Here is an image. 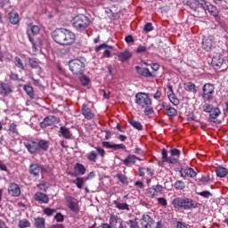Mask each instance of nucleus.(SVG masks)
<instances>
[{
    "instance_id": "1",
    "label": "nucleus",
    "mask_w": 228,
    "mask_h": 228,
    "mask_svg": "<svg viewBox=\"0 0 228 228\" xmlns=\"http://www.w3.org/2000/svg\"><path fill=\"white\" fill-rule=\"evenodd\" d=\"M52 37L59 45H72L76 42V35L66 28H58L54 30Z\"/></svg>"
},
{
    "instance_id": "2",
    "label": "nucleus",
    "mask_w": 228,
    "mask_h": 228,
    "mask_svg": "<svg viewBox=\"0 0 228 228\" xmlns=\"http://www.w3.org/2000/svg\"><path fill=\"white\" fill-rule=\"evenodd\" d=\"M169 153L170 156L168 157V151L165 149L162 150V163H169V165L179 163L181 151L178 149L174 148L169 151Z\"/></svg>"
},
{
    "instance_id": "3",
    "label": "nucleus",
    "mask_w": 228,
    "mask_h": 228,
    "mask_svg": "<svg viewBox=\"0 0 228 228\" xmlns=\"http://www.w3.org/2000/svg\"><path fill=\"white\" fill-rule=\"evenodd\" d=\"M172 205L175 209H191V208H195V203L191 199L188 198H176L172 201Z\"/></svg>"
},
{
    "instance_id": "4",
    "label": "nucleus",
    "mask_w": 228,
    "mask_h": 228,
    "mask_svg": "<svg viewBox=\"0 0 228 228\" xmlns=\"http://www.w3.org/2000/svg\"><path fill=\"white\" fill-rule=\"evenodd\" d=\"M90 24V18L83 14H79L73 19V26L78 31H85V29H86Z\"/></svg>"
},
{
    "instance_id": "5",
    "label": "nucleus",
    "mask_w": 228,
    "mask_h": 228,
    "mask_svg": "<svg viewBox=\"0 0 228 228\" xmlns=\"http://www.w3.org/2000/svg\"><path fill=\"white\" fill-rule=\"evenodd\" d=\"M69 70L75 75H81L85 72V62L79 59L71 60L69 63Z\"/></svg>"
},
{
    "instance_id": "6",
    "label": "nucleus",
    "mask_w": 228,
    "mask_h": 228,
    "mask_svg": "<svg viewBox=\"0 0 228 228\" xmlns=\"http://www.w3.org/2000/svg\"><path fill=\"white\" fill-rule=\"evenodd\" d=\"M135 104H138L140 108H147L152 104V100L149 97L147 93H137L135 95Z\"/></svg>"
},
{
    "instance_id": "7",
    "label": "nucleus",
    "mask_w": 228,
    "mask_h": 228,
    "mask_svg": "<svg viewBox=\"0 0 228 228\" xmlns=\"http://www.w3.org/2000/svg\"><path fill=\"white\" fill-rule=\"evenodd\" d=\"M213 94H215V86L211 84H205L203 86L202 97L204 101L210 102L213 101Z\"/></svg>"
},
{
    "instance_id": "8",
    "label": "nucleus",
    "mask_w": 228,
    "mask_h": 228,
    "mask_svg": "<svg viewBox=\"0 0 228 228\" xmlns=\"http://www.w3.org/2000/svg\"><path fill=\"white\" fill-rule=\"evenodd\" d=\"M45 172H47V169L42 165L31 164L29 167V174L34 177H38L40 174H45Z\"/></svg>"
},
{
    "instance_id": "9",
    "label": "nucleus",
    "mask_w": 228,
    "mask_h": 228,
    "mask_svg": "<svg viewBox=\"0 0 228 228\" xmlns=\"http://www.w3.org/2000/svg\"><path fill=\"white\" fill-rule=\"evenodd\" d=\"M201 45L204 51H207V52L211 51V49H213L215 45V37L213 36L204 37Z\"/></svg>"
},
{
    "instance_id": "10",
    "label": "nucleus",
    "mask_w": 228,
    "mask_h": 228,
    "mask_svg": "<svg viewBox=\"0 0 228 228\" xmlns=\"http://www.w3.org/2000/svg\"><path fill=\"white\" fill-rule=\"evenodd\" d=\"M68 208L73 213H79V201L76 198L69 197L67 199Z\"/></svg>"
},
{
    "instance_id": "11",
    "label": "nucleus",
    "mask_w": 228,
    "mask_h": 228,
    "mask_svg": "<svg viewBox=\"0 0 228 228\" xmlns=\"http://www.w3.org/2000/svg\"><path fill=\"white\" fill-rule=\"evenodd\" d=\"M8 193L12 197H20V186L19 184L12 183L8 187Z\"/></svg>"
},
{
    "instance_id": "12",
    "label": "nucleus",
    "mask_w": 228,
    "mask_h": 228,
    "mask_svg": "<svg viewBox=\"0 0 228 228\" xmlns=\"http://www.w3.org/2000/svg\"><path fill=\"white\" fill-rule=\"evenodd\" d=\"M13 92V89H12V86L8 83H0V95H3L4 97H6L7 95H10Z\"/></svg>"
},
{
    "instance_id": "13",
    "label": "nucleus",
    "mask_w": 228,
    "mask_h": 228,
    "mask_svg": "<svg viewBox=\"0 0 228 228\" xmlns=\"http://www.w3.org/2000/svg\"><path fill=\"white\" fill-rule=\"evenodd\" d=\"M167 97L172 104L174 106H179V99L175 97V94H174V87L170 85L167 86Z\"/></svg>"
},
{
    "instance_id": "14",
    "label": "nucleus",
    "mask_w": 228,
    "mask_h": 228,
    "mask_svg": "<svg viewBox=\"0 0 228 228\" xmlns=\"http://www.w3.org/2000/svg\"><path fill=\"white\" fill-rule=\"evenodd\" d=\"M116 56H118V61H121V63H126V61H129V60H131L133 54L129 51L125 50L123 52L117 53Z\"/></svg>"
},
{
    "instance_id": "15",
    "label": "nucleus",
    "mask_w": 228,
    "mask_h": 228,
    "mask_svg": "<svg viewBox=\"0 0 228 228\" xmlns=\"http://www.w3.org/2000/svg\"><path fill=\"white\" fill-rule=\"evenodd\" d=\"M212 65L215 69H220L224 65V57L221 53H216L212 58Z\"/></svg>"
},
{
    "instance_id": "16",
    "label": "nucleus",
    "mask_w": 228,
    "mask_h": 228,
    "mask_svg": "<svg viewBox=\"0 0 228 228\" xmlns=\"http://www.w3.org/2000/svg\"><path fill=\"white\" fill-rule=\"evenodd\" d=\"M56 120H58V118L54 116H48L45 118L43 122L40 123V127H42L43 129H45V127H49V126H53V124H54Z\"/></svg>"
},
{
    "instance_id": "17",
    "label": "nucleus",
    "mask_w": 228,
    "mask_h": 228,
    "mask_svg": "<svg viewBox=\"0 0 228 228\" xmlns=\"http://www.w3.org/2000/svg\"><path fill=\"white\" fill-rule=\"evenodd\" d=\"M138 160L142 161V159L136 157V155L129 154L126 159L123 160V163L126 167H131V165H134Z\"/></svg>"
},
{
    "instance_id": "18",
    "label": "nucleus",
    "mask_w": 228,
    "mask_h": 228,
    "mask_svg": "<svg viewBox=\"0 0 228 228\" xmlns=\"http://www.w3.org/2000/svg\"><path fill=\"white\" fill-rule=\"evenodd\" d=\"M25 147L30 154H37L38 152V144L37 142H25Z\"/></svg>"
},
{
    "instance_id": "19",
    "label": "nucleus",
    "mask_w": 228,
    "mask_h": 228,
    "mask_svg": "<svg viewBox=\"0 0 228 228\" xmlns=\"http://www.w3.org/2000/svg\"><path fill=\"white\" fill-rule=\"evenodd\" d=\"M82 115H84V117L86 118H87V120H92V118H94V111H92V109L89 108L88 105L86 104H83L82 106Z\"/></svg>"
},
{
    "instance_id": "20",
    "label": "nucleus",
    "mask_w": 228,
    "mask_h": 228,
    "mask_svg": "<svg viewBox=\"0 0 228 228\" xmlns=\"http://www.w3.org/2000/svg\"><path fill=\"white\" fill-rule=\"evenodd\" d=\"M34 199L37 200V202H39V204H47V202H49V197L42 192H37L34 196Z\"/></svg>"
},
{
    "instance_id": "21",
    "label": "nucleus",
    "mask_w": 228,
    "mask_h": 228,
    "mask_svg": "<svg viewBox=\"0 0 228 228\" xmlns=\"http://www.w3.org/2000/svg\"><path fill=\"white\" fill-rule=\"evenodd\" d=\"M181 175L182 177H196L197 173L191 167H185L182 168Z\"/></svg>"
},
{
    "instance_id": "22",
    "label": "nucleus",
    "mask_w": 228,
    "mask_h": 228,
    "mask_svg": "<svg viewBox=\"0 0 228 228\" xmlns=\"http://www.w3.org/2000/svg\"><path fill=\"white\" fill-rule=\"evenodd\" d=\"M135 70H137V74L139 76H142L143 77H151L152 73H151V70L147 68H142L140 66H135Z\"/></svg>"
},
{
    "instance_id": "23",
    "label": "nucleus",
    "mask_w": 228,
    "mask_h": 228,
    "mask_svg": "<svg viewBox=\"0 0 228 228\" xmlns=\"http://www.w3.org/2000/svg\"><path fill=\"white\" fill-rule=\"evenodd\" d=\"M203 10H205V12H208L209 13H211V15H213L214 17H216L218 15V12L216 11V7L215 5L208 4L206 3L205 5L203 6Z\"/></svg>"
},
{
    "instance_id": "24",
    "label": "nucleus",
    "mask_w": 228,
    "mask_h": 228,
    "mask_svg": "<svg viewBox=\"0 0 228 228\" xmlns=\"http://www.w3.org/2000/svg\"><path fill=\"white\" fill-rule=\"evenodd\" d=\"M20 20V18L19 16V13L17 12L9 13V22H11V24L17 25L19 24Z\"/></svg>"
},
{
    "instance_id": "25",
    "label": "nucleus",
    "mask_w": 228,
    "mask_h": 228,
    "mask_svg": "<svg viewBox=\"0 0 228 228\" xmlns=\"http://www.w3.org/2000/svg\"><path fill=\"white\" fill-rule=\"evenodd\" d=\"M221 114L222 111L217 107H214L209 112V118L210 120H215L216 118H218Z\"/></svg>"
},
{
    "instance_id": "26",
    "label": "nucleus",
    "mask_w": 228,
    "mask_h": 228,
    "mask_svg": "<svg viewBox=\"0 0 228 228\" xmlns=\"http://www.w3.org/2000/svg\"><path fill=\"white\" fill-rule=\"evenodd\" d=\"M60 133L62 134L63 138H66V140H70V138H72V133H70V130L66 126H61Z\"/></svg>"
},
{
    "instance_id": "27",
    "label": "nucleus",
    "mask_w": 228,
    "mask_h": 228,
    "mask_svg": "<svg viewBox=\"0 0 228 228\" xmlns=\"http://www.w3.org/2000/svg\"><path fill=\"white\" fill-rule=\"evenodd\" d=\"M37 149L38 151H48L49 149V141L47 140H39L37 142Z\"/></svg>"
},
{
    "instance_id": "28",
    "label": "nucleus",
    "mask_w": 228,
    "mask_h": 228,
    "mask_svg": "<svg viewBox=\"0 0 228 228\" xmlns=\"http://www.w3.org/2000/svg\"><path fill=\"white\" fill-rule=\"evenodd\" d=\"M34 225L37 228H45V218L37 217L34 219Z\"/></svg>"
},
{
    "instance_id": "29",
    "label": "nucleus",
    "mask_w": 228,
    "mask_h": 228,
    "mask_svg": "<svg viewBox=\"0 0 228 228\" xmlns=\"http://www.w3.org/2000/svg\"><path fill=\"white\" fill-rule=\"evenodd\" d=\"M75 171L77 172L79 175H85L86 173V168L81 163H77L75 165Z\"/></svg>"
},
{
    "instance_id": "30",
    "label": "nucleus",
    "mask_w": 228,
    "mask_h": 228,
    "mask_svg": "<svg viewBox=\"0 0 228 228\" xmlns=\"http://www.w3.org/2000/svg\"><path fill=\"white\" fill-rule=\"evenodd\" d=\"M164 108L168 117H175V115H177V110L175 108L170 107L168 105L164 106Z\"/></svg>"
},
{
    "instance_id": "31",
    "label": "nucleus",
    "mask_w": 228,
    "mask_h": 228,
    "mask_svg": "<svg viewBox=\"0 0 228 228\" xmlns=\"http://www.w3.org/2000/svg\"><path fill=\"white\" fill-rule=\"evenodd\" d=\"M114 204L118 209L129 211V205H127V203H120L117 200H114Z\"/></svg>"
},
{
    "instance_id": "32",
    "label": "nucleus",
    "mask_w": 228,
    "mask_h": 228,
    "mask_svg": "<svg viewBox=\"0 0 228 228\" xmlns=\"http://www.w3.org/2000/svg\"><path fill=\"white\" fill-rule=\"evenodd\" d=\"M71 183L76 184V186L81 190V188H83V184H85V178L78 177L75 180H71Z\"/></svg>"
},
{
    "instance_id": "33",
    "label": "nucleus",
    "mask_w": 228,
    "mask_h": 228,
    "mask_svg": "<svg viewBox=\"0 0 228 228\" xmlns=\"http://www.w3.org/2000/svg\"><path fill=\"white\" fill-rule=\"evenodd\" d=\"M24 90L28 97H30V99L35 98V91L33 90V87L31 86H25Z\"/></svg>"
},
{
    "instance_id": "34",
    "label": "nucleus",
    "mask_w": 228,
    "mask_h": 228,
    "mask_svg": "<svg viewBox=\"0 0 228 228\" xmlns=\"http://www.w3.org/2000/svg\"><path fill=\"white\" fill-rule=\"evenodd\" d=\"M129 124L134 127V129H137V131H142L143 129V126H142V123L140 121L136 120H130Z\"/></svg>"
},
{
    "instance_id": "35",
    "label": "nucleus",
    "mask_w": 228,
    "mask_h": 228,
    "mask_svg": "<svg viewBox=\"0 0 228 228\" xmlns=\"http://www.w3.org/2000/svg\"><path fill=\"white\" fill-rule=\"evenodd\" d=\"M217 177H225L227 175V168L225 167H217L216 168Z\"/></svg>"
},
{
    "instance_id": "36",
    "label": "nucleus",
    "mask_w": 228,
    "mask_h": 228,
    "mask_svg": "<svg viewBox=\"0 0 228 228\" xmlns=\"http://www.w3.org/2000/svg\"><path fill=\"white\" fill-rule=\"evenodd\" d=\"M183 88L186 92H195V84L192 82H187L184 84Z\"/></svg>"
},
{
    "instance_id": "37",
    "label": "nucleus",
    "mask_w": 228,
    "mask_h": 228,
    "mask_svg": "<svg viewBox=\"0 0 228 228\" xmlns=\"http://www.w3.org/2000/svg\"><path fill=\"white\" fill-rule=\"evenodd\" d=\"M20 228H28L31 227V223L28 219H21L19 221Z\"/></svg>"
},
{
    "instance_id": "38",
    "label": "nucleus",
    "mask_w": 228,
    "mask_h": 228,
    "mask_svg": "<svg viewBox=\"0 0 228 228\" xmlns=\"http://www.w3.org/2000/svg\"><path fill=\"white\" fill-rule=\"evenodd\" d=\"M13 63L18 69H20V70H24V63H22V60L19 57H15Z\"/></svg>"
},
{
    "instance_id": "39",
    "label": "nucleus",
    "mask_w": 228,
    "mask_h": 228,
    "mask_svg": "<svg viewBox=\"0 0 228 228\" xmlns=\"http://www.w3.org/2000/svg\"><path fill=\"white\" fill-rule=\"evenodd\" d=\"M87 159H89V161H93L94 163H95V161H97V153L95 151H91L87 154Z\"/></svg>"
},
{
    "instance_id": "40",
    "label": "nucleus",
    "mask_w": 228,
    "mask_h": 228,
    "mask_svg": "<svg viewBox=\"0 0 228 228\" xmlns=\"http://www.w3.org/2000/svg\"><path fill=\"white\" fill-rule=\"evenodd\" d=\"M213 105L209 103H203L202 104V110L205 111V113H210V111L213 110Z\"/></svg>"
},
{
    "instance_id": "41",
    "label": "nucleus",
    "mask_w": 228,
    "mask_h": 228,
    "mask_svg": "<svg viewBox=\"0 0 228 228\" xmlns=\"http://www.w3.org/2000/svg\"><path fill=\"white\" fill-rule=\"evenodd\" d=\"M29 29H30L32 35H38V33H40V27H38L37 25H30Z\"/></svg>"
},
{
    "instance_id": "42",
    "label": "nucleus",
    "mask_w": 228,
    "mask_h": 228,
    "mask_svg": "<svg viewBox=\"0 0 228 228\" xmlns=\"http://www.w3.org/2000/svg\"><path fill=\"white\" fill-rule=\"evenodd\" d=\"M147 195L150 197V199H154V197L158 196V193L156 192L154 187H151L148 190Z\"/></svg>"
},
{
    "instance_id": "43",
    "label": "nucleus",
    "mask_w": 228,
    "mask_h": 228,
    "mask_svg": "<svg viewBox=\"0 0 228 228\" xmlns=\"http://www.w3.org/2000/svg\"><path fill=\"white\" fill-rule=\"evenodd\" d=\"M44 213L46 215V216H53V214L56 213V209L46 208L44 209Z\"/></svg>"
},
{
    "instance_id": "44",
    "label": "nucleus",
    "mask_w": 228,
    "mask_h": 228,
    "mask_svg": "<svg viewBox=\"0 0 228 228\" xmlns=\"http://www.w3.org/2000/svg\"><path fill=\"white\" fill-rule=\"evenodd\" d=\"M9 131L14 134H19V132L17 131V125L15 123H11L9 125Z\"/></svg>"
},
{
    "instance_id": "45",
    "label": "nucleus",
    "mask_w": 228,
    "mask_h": 228,
    "mask_svg": "<svg viewBox=\"0 0 228 228\" xmlns=\"http://www.w3.org/2000/svg\"><path fill=\"white\" fill-rule=\"evenodd\" d=\"M117 224H118V216H110V224L113 227V225H117Z\"/></svg>"
},
{
    "instance_id": "46",
    "label": "nucleus",
    "mask_w": 228,
    "mask_h": 228,
    "mask_svg": "<svg viewBox=\"0 0 228 228\" xmlns=\"http://www.w3.org/2000/svg\"><path fill=\"white\" fill-rule=\"evenodd\" d=\"M175 187L176 188V190H184L185 188L184 182L183 181L175 182Z\"/></svg>"
},
{
    "instance_id": "47",
    "label": "nucleus",
    "mask_w": 228,
    "mask_h": 228,
    "mask_svg": "<svg viewBox=\"0 0 228 228\" xmlns=\"http://www.w3.org/2000/svg\"><path fill=\"white\" fill-rule=\"evenodd\" d=\"M118 179H119L120 183L123 184H126L127 183V177L122 174H118L117 175Z\"/></svg>"
},
{
    "instance_id": "48",
    "label": "nucleus",
    "mask_w": 228,
    "mask_h": 228,
    "mask_svg": "<svg viewBox=\"0 0 228 228\" xmlns=\"http://www.w3.org/2000/svg\"><path fill=\"white\" fill-rule=\"evenodd\" d=\"M54 219L56 220V222L61 223L65 220V217L61 215V213H57L54 216Z\"/></svg>"
},
{
    "instance_id": "49",
    "label": "nucleus",
    "mask_w": 228,
    "mask_h": 228,
    "mask_svg": "<svg viewBox=\"0 0 228 228\" xmlns=\"http://www.w3.org/2000/svg\"><path fill=\"white\" fill-rule=\"evenodd\" d=\"M154 28H152V23L149 22L147 23L144 28H143V31H145L146 33H150V31H152Z\"/></svg>"
},
{
    "instance_id": "50",
    "label": "nucleus",
    "mask_w": 228,
    "mask_h": 228,
    "mask_svg": "<svg viewBox=\"0 0 228 228\" xmlns=\"http://www.w3.org/2000/svg\"><path fill=\"white\" fill-rule=\"evenodd\" d=\"M80 82L84 86H86L88 83H90V79L87 77L84 76L80 78Z\"/></svg>"
},
{
    "instance_id": "51",
    "label": "nucleus",
    "mask_w": 228,
    "mask_h": 228,
    "mask_svg": "<svg viewBox=\"0 0 228 228\" xmlns=\"http://www.w3.org/2000/svg\"><path fill=\"white\" fill-rule=\"evenodd\" d=\"M110 149H114V151H118V149H126V145L124 144H111Z\"/></svg>"
},
{
    "instance_id": "52",
    "label": "nucleus",
    "mask_w": 228,
    "mask_h": 228,
    "mask_svg": "<svg viewBox=\"0 0 228 228\" xmlns=\"http://www.w3.org/2000/svg\"><path fill=\"white\" fill-rule=\"evenodd\" d=\"M108 47L109 49H113V46H108V45L103 44L96 47V52L99 53V51H101L102 49H108Z\"/></svg>"
},
{
    "instance_id": "53",
    "label": "nucleus",
    "mask_w": 228,
    "mask_h": 228,
    "mask_svg": "<svg viewBox=\"0 0 228 228\" xmlns=\"http://www.w3.org/2000/svg\"><path fill=\"white\" fill-rule=\"evenodd\" d=\"M198 194H200L201 197H204L205 199H209V197H211V192H209L208 191H204Z\"/></svg>"
},
{
    "instance_id": "54",
    "label": "nucleus",
    "mask_w": 228,
    "mask_h": 228,
    "mask_svg": "<svg viewBox=\"0 0 228 228\" xmlns=\"http://www.w3.org/2000/svg\"><path fill=\"white\" fill-rule=\"evenodd\" d=\"M129 225L130 228H140V226L138 225V222H136V220H130Z\"/></svg>"
},
{
    "instance_id": "55",
    "label": "nucleus",
    "mask_w": 228,
    "mask_h": 228,
    "mask_svg": "<svg viewBox=\"0 0 228 228\" xmlns=\"http://www.w3.org/2000/svg\"><path fill=\"white\" fill-rule=\"evenodd\" d=\"M158 202L160 204V206L167 207V199L165 198H158Z\"/></svg>"
},
{
    "instance_id": "56",
    "label": "nucleus",
    "mask_w": 228,
    "mask_h": 228,
    "mask_svg": "<svg viewBox=\"0 0 228 228\" xmlns=\"http://www.w3.org/2000/svg\"><path fill=\"white\" fill-rule=\"evenodd\" d=\"M144 115H147V116H149V115H151V113H153V110H152V108H151V107H149V106H146V107H144Z\"/></svg>"
},
{
    "instance_id": "57",
    "label": "nucleus",
    "mask_w": 228,
    "mask_h": 228,
    "mask_svg": "<svg viewBox=\"0 0 228 228\" xmlns=\"http://www.w3.org/2000/svg\"><path fill=\"white\" fill-rule=\"evenodd\" d=\"M29 65L32 67V69H37L38 67V62L33 59H30Z\"/></svg>"
},
{
    "instance_id": "58",
    "label": "nucleus",
    "mask_w": 228,
    "mask_h": 228,
    "mask_svg": "<svg viewBox=\"0 0 228 228\" xmlns=\"http://www.w3.org/2000/svg\"><path fill=\"white\" fill-rule=\"evenodd\" d=\"M153 189H155V191L157 193H162L163 192V186L157 184L156 186H153Z\"/></svg>"
},
{
    "instance_id": "59",
    "label": "nucleus",
    "mask_w": 228,
    "mask_h": 228,
    "mask_svg": "<svg viewBox=\"0 0 228 228\" xmlns=\"http://www.w3.org/2000/svg\"><path fill=\"white\" fill-rule=\"evenodd\" d=\"M195 4L203 8L206 5V0H194Z\"/></svg>"
},
{
    "instance_id": "60",
    "label": "nucleus",
    "mask_w": 228,
    "mask_h": 228,
    "mask_svg": "<svg viewBox=\"0 0 228 228\" xmlns=\"http://www.w3.org/2000/svg\"><path fill=\"white\" fill-rule=\"evenodd\" d=\"M96 151H97L98 154H100V156H102V158H104V156L106 154V151H104V149L97 147Z\"/></svg>"
},
{
    "instance_id": "61",
    "label": "nucleus",
    "mask_w": 228,
    "mask_h": 228,
    "mask_svg": "<svg viewBox=\"0 0 228 228\" xmlns=\"http://www.w3.org/2000/svg\"><path fill=\"white\" fill-rule=\"evenodd\" d=\"M125 40L126 44H133V42H134V38L133 37V36H126Z\"/></svg>"
},
{
    "instance_id": "62",
    "label": "nucleus",
    "mask_w": 228,
    "mask_h": 228,
    "mask_svg": "<svg viewBox=\"0 0 228 228\" xmlns=\"http://www.w3.org/2000/svg\"><path fill=\"white\" fill-rule=\"evenodd\" d=\"M10 78L12 79V81H19V75L17 73H11Z\"/></svg>"
},
{
    "instance_id": "63",
    "label": "nucleus",
    "mask_w": 228,
    "mask_h": 228,
    "mask_svg": "<svg viewBox=\"0 0 228 228\" xmlns=\"http://www.w3.org/2000/svg\"><path fill=\"white\" fill-rule=\"evenodd\" d=\"M145 51H147V47L143 45H139L136 50V53H145Z\"/></svg>"
},
{
    "instance_id": "64",
    "label": "nucleus",
    "mask_w": 228,
    "mask_h": 228,
    "mask_svg": "<svg viewBox=\"0 0 228 228\" xmlns=\"http://www.w3.org/2000/svg\"><path fill=\"white\" fill-rule=\"evenodd\" d=\"M176 228H188V226H186V224L183 222H177Z\"/></svg>"
}]
</instances>
